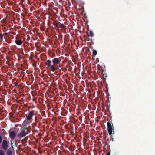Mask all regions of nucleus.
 Wrapping results in <instances>:
<instances>
[{
  "label": "nucleus",
  "mask_w": 155,
  "mask_h": 155,
  "mask_svg": "<svg viewBox=\"0 0 155 155\" xmlns=\"http://www.w3.org/2000/svg\"><path fill=\"white\" fill-rule=\"evenodd\" d=\"M107 130L109 135H111L112 134H114V126L113 123L112 122H108L107 123Z\"/></svg>",
  "instance_id": "nucleus-1"
},
{
  "label": "nucleus",
  "mask_w": 155,
  "mask_h": 155,
  "mask_svg": "<svg viewBox=\"0 0 155 155\" xmlns=\"http://www.w3.org/2000/svg\"><path fill=\"white\" fill-rule=\"evenodd\" d=\"M45 63L46 65L47 66V67L51 69L53 72H54L55 71L56 68L53 65V64H51L52 61L51 60H48L45 62Z\"/></svg>",
  "instance_id": "nucleus-2"
},
{
  "label": "nucleus",
  "mask_w": 155,
  "mask_h": 155,
  "mask_svg": "<svg viewBox=\"0 0 155 155\" xmlns=\"http://www.w3.org/2000/svg\"><path fill=\"white\" fill-rule=\"evenodd\" d=\"M61 62V60L59 58H55L52 60L53 65L56 68L55 71L58 69V64H59Z\"/></svg>",
  "instance_id": "nucleus-3"
},
{
  "label": "nucleus",
  "mask_w": 155,
  "mask_h": 155,
  "mask_svg": "<svg viewBox=\"0 0 155 155\" xmlns=\"http://www.w3.org/2000/svg\"><path fill=\"white\" fill-rule=\"evenodd\" d=\"M34 115V110H32L29 112V114L26 116L27 120L28 123H30V120H32V116Z\"/></svg>",
  "instance_id": "nucleus-4"
},
{
  "label": "nucleus",
  "mask_w": 155,
  "mask_h": 155,
  "mask_svg": "<svg viewBox=\"0 0 155 155\" xmlns=\"http://www.w3.org/2000/svg\"><path fill=\"white\" fill-rule=\"evenodd\" d=\"M28 133L25 132V130H21V132L17 135V137L20 140H21L22 138L25 137L27 134Z\"/></svg>",
  "instance_id": "nucleus-5"
},
{
  "label": "nucleus",
  "mask_w": 155,
  "mask_h": 155,
  "mask_svg": "<svg viewBox=\"0 0 155 155\" xmlns=\"http://www.w3.org/2000/svg\"><path fill=\"white\" fill-rule=\"evenodd\" d=\"M8 141L7 140H4L2 144L3 149L5 150H6L8 148Z\"/></svg>",
  "instance_id": "nucleus-6"
},
{
  "label": "nucleus",
  "mask_w": 155,
  "mask_h": 155,
  "mask_svg": "<svg viewBox=\"0 0 155 155\" xmlns=\"http://www.w3.org/2000/svg\"><path fill=\"white\" fill-rule=\"evenodd\" d=\"M16 135V134L14 131H12L9 134L10 138L13 140L14 139Z\"/></svg>",
  "instance_id": "nucleus-7"
},
{
  "label": "nucleus",
  "mask_w": 155,
  "mask_h": 155,
  "mask_svg": "<svg viewBox=\"0 0 155 155\" xmlns=\"http://www.w3.org/2000/svg\"><path fill=\"white\" fill-rule=\"evenodd\" d=\"M15 42L17 45H20L22 44L21 40L20 39H17V38L15 40Z\"/></svg>",
  "instance_id": "nucleus-8"
},
{
  "label": "nucleus",
  "mask_w": 155,
  "mask_h": 155,
  "mask_svg": "<svg viewBox=\"0 0 155 155\" xmlns=\"http://www.w3.org/2000/svg\"><path fill=\"white\" fill-rule=\"evenodd\" d=\"M21 130H25V132H26L27 133L28 131V128L27 127L26 125H25L23 126V127H21Z\"/></svg>",
  "instance_id": "nucleus-9"
},
{
  "label": "nucleus",
  "mask_w": 155,
  "mask_h": 155,
  "mask_svg": "<svg viewBox=\"0 0 155 155\" xmlns=\"http://www.w3.org/2000/svg\"><path fill=\"white\" fill-rule=\"evenodd\" d=\"M60 23L59 22L55 21L53 23V25L55 26L57 28H58L59 27L58 25L60 24Z\"/></svg>",
  "instance_id": "nucleus-10"
},
{
  "label": "nucleus",
  "mask_w": 155,
  "mask_h": 155,
  "mask_svg": "<svg viewBox=\"0 0 155 155\" xmlns=\"http://www.w3.org/2000/svg\"><path fill=\"white\" fill-rule=\"evenodd\" d=\"M12 152L10 148L8 149L7 151V155H12Z\"/></svg>",
  "instance_id": "nucleus-11"
},
{
  "label": "nucleus",
  "mask_w": 155,
  "mask_h": 155,
  "mask_svg": "<svg viewBox=\"0 0 155 155\" xmlns=\"http://www.w3.org/2000/svg\"><path fill=\"white\" fill-rule=\"evenodd\" d=\"M102 73L104 77L105 78H107V76L106 73H105V70H102Z\"/></svg>",
  "instance_id": "nucleus-12"
},
{
  "label": "nucleus",
  "mask_w": 155,
  "mask_h": 155,
  "mask_svg": "<svg viewBox=\"0 0 155 155\" xmlns=\"http://www.w3.org/2000/svg\"><path fill=\"white\" fill-rule=\"evenodd\" d=\"M92 50L93 51L92 53L93 56H94L96 55L97 53V51L96 50H94L93 49H92Z\"/></svg>",
  "instance_id": "nucleus-13"
},
{
  "label": "nucleus",
  "mask_w": 155,
  "mask_h": 155,
  "mask_svg": "<svg viewBox=\"0 0 155 155\" xmlns=\"http://www.w3.org/2000/svg\"><path fill=\"white\" fill-rule=\"evenodd\" d=\"M0 155H5V153L3 150H0Z\"/></svg>",
  "instance_id": "nucleus-14"
},
{
  "label": "nucleus",
  "mask_w": 155,
  "mask_h": 155,
  "mask_svg": "<svg viewBox=\"0 0 155 155\" xmlns=\"http://www.w3.org/2000/svg\"><path fill=\"white\" fill-rule=\"evenodd\" d=\"M90 36L91 37H93L94 36V34L92 31L91 30L89 32Z\"/></svg>",
  "instance_id": "nucleus-15"
},
{
  "label": "nucleus",
  "mask_w": 155,
  "mask_h": 155,
  "mask_svg": "<svg viewBox=\"0 0 155 155\" xmlns=\"http://www.w3.org/2000/svg\"><path fill=\"white\" fill-rule=\"evenodd\" d=\"M60 26L62 28H64L66 27V26L63 23L61 24Z\"/></svg>",
  "instance_id": "nucleus-16"
},
{
  "label": "nucleus",
  "mask_w": 155,
  "mask_h": 155,
  "mask_svg": "<svg viewBox=\"0 0 155 155\" xmlns=\"http://www.w3.org/2000/svg\"><path fill=\"white\" fill-rule=\"evenodd\" d=\"M4 36V35H2V34H0V38L1 40H3V37Z\"/></svg>",
  "instance_id": "nucleus-17"
},
{
  "label": "nucleus",
  "mask_w": 155,
  "mask_h": 155,
  "mask_svg": "<svg viewBox=\"0 0 155 155\" xmlns=\"http://www.w3.org/2000/svg\"><path fill=\"white\" fill-rule=\"evenodd\" d=\"M110 151H109L107 152L106 155H110Z\"/></svg>",
  "instance_id": "nucleus-18"
},
{
  "label": "nucleus",
  "mask_w": 155,
  "mask_h": 155,
  "mask_svg": "<svg viewBox=\"0 0 155 155\" xmlns=\"http://www.w3.org/2000/svg\"><path fill=\"white\" fill-rule=\"evenodd\" d=\"M37 119L36 120V118L35 119V125L36 126H37Z\"/></svg>",
  "instance_id": "nucleus-19"
},
{
  "label": "nucleus",
  "mask_w": 155,
  "mask_h": 155,
  "mask_svg": "<svg viewBox=\"0 0 155 155\" xmlns=\"http://www.w3.org/2000/svg\"><path fill=\"white\" fill-rule=\"evenodd\" d=\"M14 87L17 86H18L17 83H14Z\"/></svg>",
  "instance_id": "nucleus-20"
},
{
  "label": "nucleus",
  "mask_w": 155,
  "mask_h": 155,
  "mask_svg": "<svg viewBox=\"0 0 155 155\" xmlns=\"http://www.w3.org/2000/svg\"><path fill=\"white\" fill-rule=\"evenodd\" d=\"M11 147H12V148H13V145H13V142H12V141L11 142Z\"/></svg>",
  "instance_id": "nucleus-21"
},
{
  "label": "nucleus",
  "mask_w": 155,
  "mask_h": 155,
  "mask_svg": "<svg viewBox=\"0 0 155 155\" xmlns=\"http://www.w3.org/2000/svg\"><path fill=\"white\" fill-rule=\"evenodd\" d=\"M7 33H5L4 34H2V35H4H4H7Z\"/></svg>",
  "instance_id": "nucleus-22"
},
{
  "label": "nucleus",
  "mask_w": 155,
  "mask_h": 155,
  "mask_svg": "<svg viewBox=\"0 0 155 155\" xmlns=\"http://www.w3.org/2000/svg\"><path fill=\"white\" fill-rule=\"evenodd\" d=\"M92 44H94V43L92 42H91V45H92Z\"/></svg>",
  "instance_id": "nucleus-23"
},
{
  "label": "nucleus",
  "mask_w": 155,
  "mask_h": 155,
  "mask_svg": "<svg viewBox=\"0 0 155 155\" xmlns=\"http://www.w3.org/2000/svg\"><path fill=\"white\" fill-rule=\"evenodd\" d=\"M20 4H21V3H20Z\"/></svg>",
  "instance_id": "nucleus-24"
}]
</instances>
